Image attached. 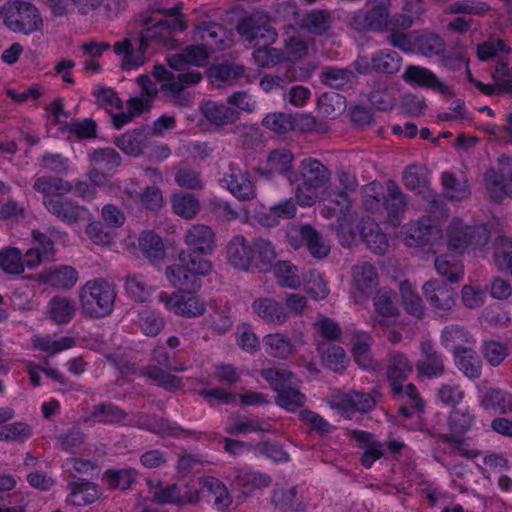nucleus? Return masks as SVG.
<instances>
[{"instance_id": "nucleus-43", "label": "nucleus", "mask_w": 512, "mask_h": 512, "mask_svg": "<svg viewBox=\"0 0 512 512\" xmlns=\"http://www.w3.org/2000/svg\"><path fill=\"white\" fill-rule=\"evenodd\" d=\"M152 101L146 99L143 96L130 98L127 102V111L119 112V114L113 115V124L117 129L122 128L124 125L129 123L134 117L139 116L144 111L151 107Z\"/></svg>"}, {"instance_id": "nucleus-17", "label": "nucleus", "mask_w": 512, "mask_h": 512, "mask_svg": "<svg viewBox=\"0 0 512 512\" xmlns=\"http://www.w3.org/2000/svg\"><path fill=\"white\" fill-rule=\"evenodd\" d=\"M412 371V366L410 365L407 358L403 355H395L388 368V378L391 382L393 392L396 395H405L410 399L411 405L420 410L422 404L421 399L418 397L416 387L412 384H408L405 387L401 385L402 381L408 376V374Z\"/></svg>"}, {"instance_id": "nucleus-42", "label": "nucleus", "mask_w": 512, "mask_h": 512, "mask_svg": "<svg viewBox=\"0 0 512 512\" xmlns=\"http://www.w3.org/2000/svg\"><path fill=\"white\" fill-rule=\"evenodd\" d=\"M277 283L284 288L298 289L301 286V278L295 265L288 261H279L273 266Z\"/></svg>"}, {"instance_id": "nucleus-16", "label": "nucleus", "mask_w": 512, "mask_h": 512, "mask_svg": "<svg viewBox=\"0 0 512 512\" xmlns=\"http://www.w3.org/2000/svg\"><path fill=\"white\" fill-rule=\"evenodd\" d=\"M124 248L133 256L141 254L151 263L157 264L166 258V248L162 238L151 230L143 231L138 237V246L132 236L124 241Z\"/></svg>"}, {"instance_id": "nucleus-31", "label": "nucleus", "mask_w": 512, "mask_h": 512, "mask_svg": "<svg viewBox=\"0 0 512 512\" xmlns=\"http://www.w3.org/2000/svg\"><path fill=\"white\" fill-rule=\"evenodd\" d=\"M377 312L376 320L385 326L395 325L398 319V310L392 303L390 290L382 289L374 299Z\"/></svg>"}, {"instance_id": "nucleus-48", "label": "nucleus", "mask_w": 512, "mask_h": 512, "mask_svg": "<svg viewBox=\"0 0 512 512\" xmlns=\"http://www.w3.org/2000/svg\"><path fill=\"white\" fill-rule=\"evenodd\" d=\"M441 179L445 193L450 199L461 200L469 195L467 181L463 176L456 177L450 172H444Z\"/></svg>"}, {"instance_id": "nucleus-50", "label": "nucleus", "mask_w": 512, "mask_h": 512, "mask_svg": "<svg viewBox=\"0 0 512 512\" xmlns=\"http://www.w3.org/2000/svg\"><path fill=\"white\" fill-rule=\"evenodd\" d=\"M173 211L182 218L191 219L197 215L200 205L197 199L187 193H179L172 198Z\"/></svg>"}, {"instance_id": "nucleus-35", "label": "nucleus", "mask_w": 512, "mask_h": 512, "mask_svg": "<svg viewBox=\"0 0 512 512\" xmlns=\"http://www.w3.org/2000/svg\"><path fill=\"white\" fill-rule=\"evenodd\" d=\"M443 345L457 356L463 353V348L472 347L473 341L463 328L458 326L446 327L442 332Z\"/></svg>"}, {"instance_id": "nucleus-44", "label": "nucleus", "mask_w": 512, "mask_h": 512, "mask_svg": "<svg viewBox=\"0 0 512 512\" xmlns=\"http://www.w3.org/2000/svg\"><path fill=\"white\" fill-rule=\"evenodd\" d=\"M128 196L141 207L149 210H157L163 204L162 192L155 186L147 187L142 193H138L136 189H126Z\"/></svg>"}, {"instance_id": "nucleus-28", "label": "nucleus", "mask_w": 512, "mask_h": 512, "mask_svg": "<svg viewBox=\"0 0 512 512\" xmlns=\"http://www.w3.org/2000/svg\"><path fill=\"white\" fill-rule=\"evenodd\" d=\"M293 161V155L287 150H276L269 154L266 162L257 168L260 175L271 178L287 172Z\"/></svg>"}, {"instance_id": "nucleus-60", "label": "nucleus", "mask_w": 512, "mask_h": 512, "mask_svg": "<svg viewBox=\"0 0 512 512\" xmlns=\"http://www.w3.org/2000/svg\"><path fill=\"white\" fill-rule=\"evenodd\" d=\"M510 53L511 49L502 40L488 41L477 48V55L481 61L500 60Z\"/></svg>"}, {"instance_id": "nucleus-12", "label": "nucleus", "mask_w": 512, "mask_h": 512, "mask_svg": "<svg viewBox=\"0 0 512 512\" xmlns=\"http://www.w3.org/2000/svg\"><path fill=\"white\" fill-rule=\"evenodd\" d=\"M263 378L277 392L276 403L287 411L293 412L303 406L306 397L296 388V377L285 369H266Z\"/></svg>"}, {"instance_id": "nucleus-25", "label": "nucleus", "mask_w": 512, "mask_h": 512, "mask_svg": "<svg viewBox=\"0 0 512 512\" xmlns=\"http://www.w3.org/2000/svg\"><path fill=\"white\" fill-rule=\"evenodd\" d=\"M199 110L206 121L216 127H222L238 119V112L229 106L213 100H204Z\"/></svg>"}, {"instance_id": "nucleus-37", "label": "nucleus", "mask_w": 512, "mask_h": 512, "mask_svg": "<svg viewBox=\"0 0 512 512\" xmlns=\"http://www.w3.org/2000/svg\"><path fill=\"white\" fill-rule=\"evenodd\" d=\"M75 311L74 302L66 297H54L47 306L49 319L58 324L68 323L74 317Z\"/></svg>"}, {"instance_id": "nucleus-21", "label": "nucleus", "mask_w": 512, "mask_h": 512, "mask_svg": "<svg viewBox=\"0 0 512 512\" xmlns=\"http://www.w3.org/2000/svg\"><path fill=\"white\" fill-rule=\"evenodd\" d=\"M145 49L141 47V37L137 41L125 38L113 45V52L121 58V66L127 71L138 69L144 64Z\"/></svg>"}, {"instance_id": "nucleus-6", "label": "nucleus", "mask_w": 512, "mask_h": 512, "mask_svg": "<svg viewBox=\"0 0 512 512\" xmlns=\"http://www.w3.org/2000/svg\"><path fill=\"white\" fill-rule=\"evenodd\" d=\"M238 33L245 41L255 44L259 48L253 53L255 62L260 67L274 66L279 61L276 49L267 46L274 43L277 38L276 31L270 26L268 17L257 13L244 19L237 27Z\"/></svg>"}, {"instance_id": "nucleus-5", "label": "nucleus", "mask_w": 512, "mask_h": 512, "mask_svg": "<svg viewBox=\"0 0 512 512\" xmlns=\"http://www.w3.org/2000/svg\"><path fill=\"white\" fill-rule=\"evenodd\" d=\"M34 189L43 194V204L47 210L66 223L79 220H90L89 210L75 205L68 199L62 198L72 190V185L60 178L39 177L34 183Z\"/></svg>"}, {"instance_id": "nucleus-34", "label": "nucleus", "mask_w": 512, "mask_h": 512, "mask_svg": "<svg viewBox=\"0 0 512 512\" xmlns=\"http://www.w3.org/2000/svg\"><path fill=\"white\" fill-rule=\"evenodd\" d=\"M493 84H483L475 81L476 86L487 95H491L496 91L512 93V68H508L506 64L500 63L493 74Z\"/></svg>"}, {"instance_id": "nucleus-11", "label": "nucleus", "mask_w": 512, "mask_h": 512, "mask_svg": "<svg viewBox=\"0 0 512 512\" xmlns=\"http://www.w3.org/2000/svg\"><path fill=\"white\" fill-rule=\"evenodd\" d=\"M213 264L209 258L189 256L181 251L174 263L165 269V278L173 287L194 284L196 277H204L212 272Z\"/></svg>"}, {"instance_id": "nucleus-49", "label": "nucleus", "mask_w": 512, "mask_h": 512, "mask_svg": "<svg viewBox=\"0 0 512 512\" xmlns=\"http://www.w3.org/2000/svg\"><path fill=\"white\" fill-rule=\"evenodd\" d=\"M352 353L355 362L363 369H372L373 362L370 355V337L366 333H359L354 337Z\"/></svg>"}, {"instance_id": "nucleus-19", "label": "nucleus", "mask_w": 512, "mask_h": 512, "mask_svg": "<svg viewBox=\"0 0 512 512\" xmlns=\"http://www.w3.org/2000/svg\"><path fill=\"white\" fill-rule=\"evenodd\" d=\"M184 242L191 250L189 256L208 258L216 248V235L209 226L194 224L187 229Z\"/></svg>"}, {"instance_id": "nucleus-27", "label": "nucleus", "mask_w": 512, "mask_h": 512, "mask_svg": "<svg viewBox=\"0 0 512 512\" xmlns=\"http://www.w3.org/2000/svg\"><path fill=\"white\" fill-rule=\"evenodd\" d=\"M400 57L394 51H381L373 58L371 65L368 59L361 58L357 62V70L360 73H367L370 69H374L384 73H394L400 68Z\"/></svg>"}, {"instance_id": "nucleus-8", "label": "nucleus", "mask_w": 512, "mask_h": 512, "mask_svg": "<svg viewBox=\"0 0 512 512\" xmlns=\"http://www.w3.org/2000/svg\"><path fill=\"white\" fill-rule=\"evenodd\" d=\"M3 24L14 33L30 35L43 28L39 9L31 2L15 0L7 2L0 10Z\"/></svg>"}, {"instance_id": "nucleus-53", "label": "nucleus", "mask_w": 512, "mask_h": 512, "mask_svg": "<svg viewBox=\"0 0 512 512\" xmlns=\"http://www.w3.org/2000/svg\"><path fill=\"white\" fill-rule=\"evenodd\" d=\"M94 96L97 103L108 111L112 117L121 112L122 101L114 90L98 85L94 88Z\"/></svg>"}, {"instance_id": "nucleus-39", "label": "nucleus", "mask_w": 512, "mask_h": 512, "mask_svg": "<svg viewBox=\"0 0 512 512\" xmlns=\"http://www.w3.org/2000/svg\"><path fill=\"white\" fill-rule=\"evenodd\" d=\"M427 299L437 309H449L454 304V292L440 286L436 281H428L423 286Z\"/></svg>"}, {"instance_id": "nucleus-32", "label": "nucleus", "mask_w": 512, "mask_h": 512, "mask_svg": "<svg viewBox=\"0 0 512 512\" xmlns=\"http://www.w3.org/2000/svg\"><path fill=\"white\" fill-rule=\"evenodd\" d=\"M404 80L413 86H422L443 91L444 85L430 70L420 66H409L404 73Z\"/></svg>"}, {"instance_id": "nucleus-47", "label": "nucleus", "mask_w": 512, "mask_h": 512, "mask_svg": "<svg viewBox=\"0 0 512 512\" xmlns=\"http://www.w3.org/2000/svg\"><path fill=\"white\" fill-rule=\"evenodd\" d=\"M296 213V206L292 199L285 200L269 209L264 215H258L259 221L266 226H273L280 219L291 218Z\"/></svg>"}, {"instance_id": "nucleus-55", "label": "nucleus", "mask_w": 512, "mask_h": 512, "mask_svg": "<svg viewBox=\"0 0 512 512\" xmlns=\"http://www.w3.org/2000/svg\"><path fill=\"white\" fill-rule=\"evenodd\" d=\"M485 181L491 197L495 200H500L504 194L512 197V170L510 171L509 183H504L503 176L495 171L487 172Z\"/></svg>"}, {"instance_id": "nucleus-13", "label": "nucleus", "mask_w": 512, "mask_h": 512, "mask_svg": "<svg viewBox=\"0 0 512 512\" xmlns=\"http://www.w3.org/2000/svg\"><path fill=\"white\" fill-rule=\"evenodd\" d=\"M157 298L168 312L182 318L201 317L207 309L205 300L196 291L160 292Z\"/></svg>"}, {"instance_id": "nucleus-14", "label": "nucleus", "mask_w": 512, "mask_h": 512, "mask_svg": "<svg viewBox=\"0 0 512 512\" xmlns=\"http://www.w3.org/2000/svg\"><path fill=\"white\" fill-rule=\"evenodd\" d=\"M369 10L356 13L351 18V25L359 31H395L397 26L396 17L390 19L388 8L390 0H368Z\"/></svg>"}, {"instance_id": "nucleus-38", "label": "nucleus", "mask_w": 512, "mask_h": 512, "mask_svg": "<svg viewBox=\"0 0 512 512\" xmlns=\"http://www.w3.org/2000/svg\"><path fill=\"white\" fill-rule=\"evenodd\" d=\"M421 349L424 359L417 366L418 374L429 378L440 376L444 370L443 363L433 351L431 343L429 341L423 342Z\"/></svg>"}, {"instance_id": "nucleus-3", "label": "nucleus", "mask_w": 512, "mask_h": 512, "mask_svg": "<svg viewBox=\"0 0 512 512\" xmlns=\"http://www.w3.org/2000/svg\"><path fill=\"white\" fill-rule=\"evenodd\" d=\"M193 39L199 44L188 46L183 53L170 55L168 64L175 70L185 69L188 65L204 66L217 51H222L232 45V39L226 30L217 24L208 27H198Z\"/></svg>"}, {"instance_id": "nucleus-1", "label": "nucleus", "mask_w": 512, "mask_h": 512, "mask_svg": "<svg viewBox=\"0 0 512 512\" xmlns=\"http://www.w3.org/2000/svg\"><path fill=\"white\" fill-rule=\"evenodd\" d=\"M303 182L297 187L296 199L301 206H311L317 200L321 202L322 214L325 217H337V235L341 245L351 247L355 244L358 234L352 229L353 217L350 214L351 201L347 192L336 193L328 190L329 173L317 160L308 159L301 165ZM339 181L346 191L354 189L356 179L340 173ZM359 237L365 241L368 248L382 254L388 246L386 234L379 231V225L368 218L363 221Z\"/></svg>"}, {"instance_id": "nucleus-15", "label": "nucleus", "mask_w": 512, "mask_h": 512, "mask_svg": "<svg viewBox=\"0 0 512 512\" xmlns=\"http://www.w3.org/2000/svg\"><path fill=\"white\" fill-rule=\"evenodd\" d=\"M153 76L161 82L160 90L170 100L183 105L181 101V92L188 86L197 84L202 79L199 72L191 71L179 74L177 78L162 66H156L153 70Z\"/></svg>"}, {"instance_id": "nucleus-7", "label": "nucleus", "mask_w": 512, "mask_h": 512, "mask_svg": "<svg viewBox=\"0 0 512 512\" xmlns=\"http://www.w3.org/2000/svg\"><path fill=\"white\" fill-rule=\"evenodd\" d=\"M139 20L147 27L140 35L142 48L157 44L173 49L176 46L174 35L187 28L186 20L179 12H171L164 19L158 18V15L152 12L151 15H141Z\"/></svg>"}, {"instance_id": "nucleus-4", "label": "nucleus", "mask_w": 512, "mask_h": 512, "mask_svg": "<svg viewBox=\"0 0 512 512\" xmlns=\"http://www.w3.org/2000/svg\"><path fill=\"white\" fill-rule=\"evenodd\" d=\"M152 493L154 500L158 503L176 505L196 503L202 500L206 494H210L214 497V505L218 510H223L231 504L227 488L213 477L194 481L191 485L185 486L183 493L177 485L158 487Z\"/></svg>"}, {"instance_id": "nucleus-52", "label": "nucleus", "mask_w": 512, "mask_h": 512, "mask_svg": "<svg viewBox=\"0 0 512 512\" xmlns=\"http://www.w3.org/2000/svg\"><path fill=\"white\" fill-rule=\"evenodd\" d=\"M303 285L306 293L314 300H323L330 292L322 275L315 270H312L305 275L303 278Z\"/></svg>"}, {"instance_id": "nucleus-29", "label": "nucleus", "mask_w": 512, "mask_h": 512, "mask_svg": "<svg viewBox=\"0 0 512 512\" xmlns=\"http://www.w3.org/2000/svg\"><path fill=\"white\" fill-rule=\"evenodd\" d=\"M39 280L56 288L68 289L78 281V272L71 266H59L41 273Z\"/></svg>"}, {"instance_id": "nucleus-46", "label": "nucleus", "mask_w": 512, "mask_h": 512, "mask_svg": "<svg viewBox=\"0 0 512 512\" xmlns=\"http://www.w3.org/2000/svg\"><path fill=\"white\" fill-rule=\"evenodd\" d=\"M254 268L262 272L270 271L276 258L271 243L264 239H258L254 243Z\"/></svg>"}, {"instance_id": "nucleus-56", "label": "nucleus", "mask_w": 512, "mask_h": 512, "mask_svg": "<svg viewBox=\"0 0 512 512\" xmlns=\"http://www.w3.org/2000/svg\"><path fill=\"white\" fill-rule=\"evenodd\" d=\"M455 361L459 370L468 378H477L480 375V361L472 347L463 348V353L455 356Z\"/></svg>"}, {"instance_id": "nucleus-54", "label": "nucleus", "mask_w": 512, "mask_h": 512, "mask_svg": "<svg viewBox=\"0 0 512 512\" xmlns=\"http://www.w3.org/2000/svg\"><path fill=\"white\" fill-rule=\"evenodd\" d=\"M22 253L17 248H6L0 251V267L5 273L21 274L24 272Z\"/></svg>"}, {"instance_id": "nucleus-22", "label": "nucleus", "mask_w": 512, "mask_h": 512, "mask_svg": "<svg viewBox=\"0 0 512 512\" xmlns=\"http://www.w3.org/2000/svg\"><path fill=\"white\" fill-rule=\"evenodd\" d=\"M473 417L468 412L454 410L449 417L450 434L445 436V440L455 444V449L461 455L468 457L477 456L474 450H468L460 440V436L465 433L472 424Z\"/></svg>"}, {"instance_id": "nucleus-57", "label": "nucleus", "mask_w": 512, "mask_h": 512, "mask_svg": "<svg viewBox=\"0 0 512 512\" xmlns=\"http://www.w3.org/2000/svg\"><path fill=\"white\" fill-rule=\"evenodd\" d=\"M437 272L446 277L451 282H457L463 276V266L456 258L447 259L444 256H438L435 260Z\"/></svg>"}, {"instance_id": "nucleus-24", "label": "nucleus", "mask_w": 512, "mask_h": 512, "mask_svg": "<svg viewBox=\"0 0 512 512\" xmlns=\"http://www.w3.org/2000/svg\"><path fill=\"white\" fill-rule=\"evenodd\" d=\"M223 182L230 193L241 201L256 197V189L249 175L239 168L230 167L229 173L224 177Z\"/></svg>"}, {"instance_id": "nucleus-64", "label": "nucleus", "mask_w": 512, "mask_h": 512, "mask_svg": "<svg viewBox=\"0 0 512 512\" xmlns=\"http://www.w3.org/2000/svg\"><path fill=\"white\" fill-rule=\"evenodd\" d=\"M263 125L275 133L284 134L294 129V120L288 114L275 112L263 119Z\"/></svg>"}, {"instance_id": "nucleus-23", "label": "nucleus", "mask_w": 512, "mask_h": 512, "mask_svg": "<svg viewBox=\"0 0 512 512\" xmlns=\"http://www.w3.org/2000/svg\"><path fill=\"white\" fill-rule=\"evenodd\" d=\"M254 248L242 236L233 237L227 245L226 257L236 269L250 271L254 269Z\"/></svg>"}, {"instance_id": "nucleus-61", "label": "nucleus", "mask_w": 512, "mask_h": 512, "mask_svg": "<svg viewBox=\"0 0 512 512\" xmlns=\"http://www.w3.org/2000/svg\"><path fill=\"white\" fill-rule=\"evenodd\" d=\"M32 343L36 349L49 354L61 352L74 345V341L71 338L64 337L54 340L50 336H37L33 339Z\"/></svg>"}, {"instance_id": "nucleus-51", "label": "nucleus", "mask_w": 512, "mask_h": 512, "mask_svg": "<svg viewBox=\"0 0 512 512\" xmlns=\"http://www.w3.org/2000/svg\"><path fill=\"white\" fill-rule=\"evenodd\" d=\"M137 325L147 336H156L165 326L163 317L152 310H143L138 314Z\"/></svg>"}, {"instance_id": "nucleus-63", "label": "nucleus", "mask_w": 512, "mask_h": 512, "mask_svg": "<svg viewBox=\"0 0 512 512\" xmlns=\"http://www.w3.org/2000/svg\"><path fill=\"white\" fill-rule=\"evenodd\" d=\"M286 52L289 60L295 61L301 59L307 53V44L293 27L285 32Z\"/></svg>"}, {"instance_id": "nucleus-9", "label": "nucleus", "mask_w": 512, "mask_h": 512, "mask_svg": "<svg viewBox=\"0 0 512 512\" xmlns=\"http://www.w3.org/2000/svg\"><path fill=\"white\" fill-rule=\"evenodd\" d=\"M362 198L364 208L369 212H379L386 210L388 216L395 224V219L404 204L403 195L392 181H388L385 186L379 182H372L362 189Z\"/></svg>"}, {"instance_id": "nucleus-18", "label": "nucleus", "mask_w": 512, "mask_h": 512, "mask_svg": "<svg viewBox=\"0 0 512 512\" xmlns=\"http://www.w3.org/2000/svg\"><path fill=\"white\" fill-rule=\"evenodd\" d=\"M375 399L369 394L359 392H335L331 395L330 406L335 414L343 418H351L355 412H367L374 408Z\"/></svg>"}, {"instance_id": "nucleus-45", "label": "nucleus", "mask_w": 512, "mask_h": 512, "mask_svg": "<svg viewBox=\"0 0 512 512\" xmlns=\"http://www.w3.org/2000/svg\"><path fill=\"white\" fill-rule=\"evenodd\" d=\"M481 406L495 413H507L512 411V397L506 392L491 389L483 396Z\"/></svg>"}, {"instance_id": "nucleus-59", "label": "nucleus", "mask_w": 512, "mask_h": 512, "mask_svg": "<svg viewBox=\"0 0 512 512\" xmlns=\"http://www.w3.org/2000/svg\"><path fill=\"white\" fill-rule=\"evenodd\" d=\"M494 261L500 270L508 271L512 275V241L500 237L496 241Z\"/></svg>"}, {"instance_id": "nucleus-36", "label": "nucleus", "mask_w": 512, "mask_h": 512, "mask_svg": "<svg viewBox=\"0 0 512 512\" xmlns=\"http://www.w3.org/2000/svg\"><path fill=\"white\" fill-rule=\"evenodd\" d=\"M375 271L369 264L355 267L353 270V281L355 286V301H361L373 288L375 284Z\"/></svg>"}, {"instance_id": "nucleus-62", "label": "nucleus", "mask_w": 512, "mask_h": 512, "mask_svg": "<svg viewBox=\"0 0 512 512\" xmlns=\"http://www.w3.org/2000/svg\"><path fill=\"white\" fill-rule=\"evenodd\" d=\"M236 484L244 489V494H249L253 489L267 487L270 484V478L261 473L242 471L237 477Z\"/></svg>"}, {"instance_id": "nucleus-58", "label": "nucleus", "mask_w": 512, "mask_h": 512, "mask_svg": "<svg viewBox=\"0 0 512 512\" xmlns=\"http://www.w3.org/2000/svg\"><path fill=\"white\" fill-rule=\"evenodd\" d=\"M353 436L355 439L359 440L360 442L368 444V446L362 456V464L367 468L371 467L372 464L382 456V454H383L382 449H381L382 445L378 442L372 441L371 434L364 432V431H354Z\"/></svg>"}, {"instance_id": "nucleus-33", "label": "nucleus", "mask_w": 512, "mask_h": 512, "mask_svg": "<svg viewBox=\"0 0 512 512\" xmlns=\"http://www.w3.org/2000/svg\"><path fill=\"white\" fill-rule=\"evenodd\" d=\"M405 186L424 197L429 196V172L424 166L412 165L408 167L403 175Z\"/></svg>"}, {"instance_id": "nucleus-2", "label": "nucleus", "mask_w": 512, "mask_h": 512, "mask_svg": "<svg viewBox=\"0 0 512 512\" xmlns=\"http://www.w3.org/2000/svg\"><path fill=\"white\" fill-rule=\"evenodd\" d=\"M401 237L405 245L409 247L429 245L433 253L441 252L446 247L452 254L468 251L474 256H482L483 247L489 239V232L485 225L471 227L455 219L448 226L444 238L439 225L427 218L406 225Z\"/></svg>"}, {"instance_id": "nucleus-30", "label": "nucleus", "mask_w": 512, "mask_h": 512, "mask_svg": "<svg viewBox=\"0 0 512 512\" xmlns=\"http://www.w3.org/2000/svg\"><path fill=\"white\" fill-rule=\"evenodd\" d=\"M35 247L29 249L26 254V266L33 269L40 265L43 261H48L53 257L54 249L52 241L45 235L33 233Z\"/></svg>"}, {"instance_id": "nucleus-10", "label": "nucleus", "mask_w": 512, "mask_h": 512, "mask_svg": "<svg viewBox=\"0 0 512 512\" xmlns=\"http://www.w3.org/2000/svg\"><path fill=\"white\" fill-rule=\"evenodd\" d=\"M116 292L102 280L86 282L79 290L82 312L92 318H101L113 311Z\"/></svg>"}, {"instance_id": "nucleus-26", "label": "nucleus", "mask_w": 512, "mask_h": 512, "mask_svg": "<svg viewBox=\"0 0 512 512\" xmlns=\"http://www.w3.org/2000/svg\"><path fill=\"white\" fill-rule=\"evenodd\" d=\"M252 309L266 323L282 326L288 321V312L275 299L258 298L254 300Z\"/></svg>"}, {"instance_id": "nucleus-40", "label": "nucleus", "mask_w": 512, "mask_h": 512, "mask_svg": "<svg viewBox=\"0 0 512 512\" xmlns=\"http://www.w3.org/2000/svg\"><path fill=\"white\" fill-rule=\"evenodd\" d=\"M263 344L266 352L274 357L286 358L295 352V345L282 333L266 335Z\"/></svg>"}, {"instance_id": "nucleus-20", "label": "nucleus", "mask_w": 512, "mask_h": 512, "mask_svg": "<svg viewBox=\"0 0 512 512\" xmlns=\"http://www.w3.org/2000/svg\"><path fill=\"white\" fill-rule=\"evenodd\" d=\"M287 237L294 249H298L306 243L311 255L317 258L325 257L330 251L329 244L319 237L310 226L291 227L287 232Z\"/></svg>"}, {"instance_id": "nucleus-41", "label": "nucleus", "mask_w": 512, "mask_h": 512, "mask_svg": "<svg viewBox=\"0 0 512 512\" xmlns=\"http://www.w3.org/2000/svg\"><path fill=\"white\" fill-rule=\"evenodd\" d=\"M98 497L99 489L97 485L79 481L72 484L67 501L75 506H83L94 502Z\"/></svg>"}]
</instances>
